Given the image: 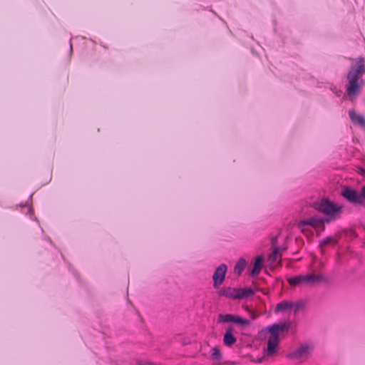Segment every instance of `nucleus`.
<instances>
[{"instance_id":"nucleus-16","label":"nucleus","mask_w":365,"mask_h":365,"mask_svg":"<svg viewBox=\"0 0 365 365\" xmlns=\"http://www.w3.org/2000/svg\"><path fill=\"white\" fill-rule=\"evenodd\" d=\"M279 247H274V250L272 253H270L268 256V260L274 263L278 257L279 255Z\"/></svg>"},{"instance_id":"nucleus-5","label":"nucleus","mask_w":365,"mask_h":365,"mask_svg":"<svg viewBox=\"0 0 365 365\" xmlns=\"http://www.w3.org/2000/svg\"><path fill=\"white\" fill-rule=\"evenodd\" d=\"M314 348V345L312 342L303 343L294 351L289 353L288 357L303 362L305 359L309 358Z\"/></svg>"},{"instance_id":"nucleus-4","label":"nucleus","mask_w":365,"mask_h":365,"mask_svg":"<svg viewBox=\"0 0 365 365\" xmlns=\"http://www.w3.org/2000/svg\"><path fill=\"white\" fill-rule=\"evenodd\" d=\"M322 275H316L314 274H299L287 279V282L291 286H313L317 282L322 280Z\"/></svg>"},{"instance_id":"nucleus-20","label":"nucleus","mask_w":365,"mask_h":365,"mask_svg":"<svg viewBox=\"0 0 365 365\" xmlns=\"http://www.w3.org/2000/svg\"><path fill=\"white\" fill-rule=\"evenodd\" d=\"M70 47H71V50H72L71 39L70 40Z\"/></svg>"},{"instance_id":"nucleus-18","label":"nucleus","mask_w":365,"mask_h":365,"mask_svg":"<svg viewBox=\"0 0 365 365\" xmlns=\"http://www.w3.org/2000/svg\"><path fill=\"white\" fill-rule=\"evenodd\" d=\"M359 205H362L365 202V186H364L360 192L359 193Z\"/></svg>"},{"instance_id":"nucleus-12","label":"nucleus","mask_w":365,"mask_h":365,"mask_svg":"<svg viewBox=\"0 0 365 365\" xmlns=\"http://www.w3.org/2000/svg\"><path fill=\"white\" fill-rule=\"evenodd\" d=\"M233 329L232 327L228 328L224 335L223 341L226 346H231L236 342V338L232 334Z\"/></svg>"},{"instance_id":"nucleus-7","label":"nucleus","mask_w":365,"mask_h":365,"mask_svg":"<svg viewBox=\"0 0 365 365\" xmlns=\"http://www.w3.org/2000/svg\"><path fill=\"white\" fill-rule=\"evenodd\" d=\"M219 323H234L241 326L249 325L250 322L247 319H244L238 315L230 314H220L218 316Z\"/></svg>"},{"instance_id":"nucleus-14","label":"nucleus","mask_w":365,"mask_h":365,"mask_svg":"<svg viewBox=\"0 0 365 365\" xmlns=\"http://www.w3.org/2000/svg\"><path fill=\"white\" fill-rule=\"evenodd\" d=\"M246 266V261L245 259L241 258L240 259L234 267V272L235 274L240 275L245 269V267Z\"/></svg>"},{"instance_id":"nucleus-6","label":"nucleus","mask_w":365,"mask_h":365,"mask_svg":"<svg viewBox=\"0 0 365 365\" xmlns=\"http://www.w3.org/2000/svg\"><path fill=\"white\" fill-rule=\"evenodd\" d=\"M316 208L324 215L330 216L338 212H341L342 209L341 206H339L327 199H322L319 203H317L316 205Z\"/></svg>"},{"instance_id":"nucleus-11","label":"nucleus","mask_w":365,"mask_h":365,"mask_svg":"<svg viewBox=\"0 0 365 365\" xmlns=\"http://www.w3.org/2000/svg\"><path fill=\"white\" fill-rule=\"evenodd\" d=\"M350 119L354 124L360 125L361 128H365V118L364 116L357 114L354 110H349V112Z\"/></svg>"},{"instance_id":"nucleus-2","label":"nucleus","mask_w":365,"mask_h":365,"mask_svg":"<svg viewBox=\"0 0 365 365\" xmlns=\"http://www.w3.org/2000/svg\"><path fill=\"white\" fill-rule=\"evenodd\" d=\"M290 326L291 324L289 322H285L279 324H274L266 328V329L270 332L267 343V351L269 354L273 353L279 344V332L288 331Z\"/></svg>"},{"instance_id":"nucleus-8","label":"nucleus","mask_w":365,"mask_h":365,"mask_svg":"<svg viewBox=\"0 0 365 365\" xmlns=\"http://www.w3.org/2000/svg\"><path fill=\"white\" fill-rule=\"evenodd\" d=\"M331 220L329 218L327 217H312L307 220H302L299 222L298 227L299 228H302L306 225L311 226L314 228H319L322 230L324 229V222H329Z\"/></svg>"},{"instance_id":"nucleus-15","label":"nucleus","mask_w":365,"mask_h":365,"mask_svg":"<svg viewBox=\"0 0 365 365\" xmlns=\"http://www.w3.org/2000/svg\"><path fill=\"white\" fill-rule=\"evenodd\" d=\"M292 307V304L290 302H288L287 301H282L277 304L276 307V311L277 312H281L284 311L287 309H289Z\"/></svg>"},{"instance_id":"nucleus-19","label":"nucleus","mask_w":365,"mask_h":365,"mask_svg":"<svg viewBox=\"0 0 365 365\" xmlns=\"http://www.w3.org/2000/svg\"><path fill=\"white\" fill-rule=\"evenodd\" d=\"M334 242H335V240L332 237H327L323 239L321 241L320 244L322 245H327Z\"/></svg>"},{"instance_id":"nucleus-9","label":"nucleus","mask_w":365,"mask_h":365,"mask_svg":"<svg viewBox=\"0 0 365 365\" xmlns=\"http://www.w3.org/2000/svg\"><path fill=\"white\" fill-rule=\"evenodd\" d=\"M227 267L226 264H220L215 270L212 279L214 281V287L217 288L220 284H222L225 279V274L227 272Z\"/></svg>"},{"instance_id":"nucleus-1","label":"nucleus","mask_w":365,"mask_h":365,"mask_svg":"<svg viewBox=\"0 0 365 365\" xmlns=\"http://www.w3.org/2000/svg\"><path fill=\"white\" fill-rule=\"evenodd\" d=\"M364 72L365 60L363 57H359L355 63L351 64L347 73L346 93L351 100H353L360 93L364 86L362 75Z\"/></svg>"},{"instance_id":"nucleus-17","label":"nucleus","mask_w":365,"mask_h":365,"mask_svg":"<svg viewBox=\"0 0 365 365\" xmlns=\"http://www.w3.org/2000/svg\"><path fill=\"white\" fill-rule=\"evenodd\" d=\"M210 354L213 359H219L221 357L220 350L217 346L211 349Z\"/></svg>"},{"instance_id":"nucleus-3","label":"nucleus","mask_w":365,"mask_h":365,"mask_svg":"<svg viewBox=\"0 0 365 365\" xmlns=\"http://www.w3.org/2000/svg\"><path fill=\"white\" fill-rule=\"evenodd\" d=\"M221 296L233 299H242L254 295L255 292L251 287L242 289L224 287L219 291Z\"/></svg>"},{"instance_id":"nucleus-13","label":"nucleus","mask_w":365,"mask_h":365,"mask_svg":"<svg viewBox=\"0 0 365 365\" xmlns=\"http://www.w3.org/2000/svg\"><path fill=\"white\" fill-rule=\"evenodd\" d=\"M263 262H264L263 256L260 255V256H257L256 257V259H255V262L254 264V267L251 272L252 276H257L260 273L262 268Z\"/></svg>"},{"instance_id":"nucleus-10","label":"nucleus","mask_w":365,"mask_h":365,"mask_svg":"<svg viewBox=\"0 0 365 365\" xmlns=\"http://www.w3.org/2000/svg\"><path fill=\"white\" fill-rule=\"evenodd\" d=\"M341 195L349 202L359 204V193L355 190L349 187H344L342 190Z\"/></svg>"}]
</instances>
